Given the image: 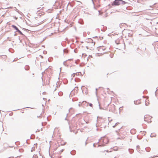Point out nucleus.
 I'll use <instances>...</instances> for the list:
<instances>
[{"mask_svg":"<svg viewBox=\"0 0 158 158\" xmlns=\"http://www.w3.org/2000/svg\"><path fill=\"white\" fill-rule=\"evenodd\" d=\"M115 127H116V126L115 125L113 126V128H114Z\"/></svg>","mask_w":158,"mask_h":158,"instance_id":"obj_31","label":"nucleus"},{"mask_svg":"<svg viewBox=\"0 0 158 158\" xmlns=\"http://www.w3.org/2000/svg\"><path fill=\"white\" fill-rule=\"evenodd\" d=\"M29 66L28 65H26L24 67L25 69L26 70H29Z\"/></svg>","mask_w":158,"mask_h":158,"instance_id":"obj_7","label":"nucleus"},{"mask_svg":"<svg viewBox=\"0 0 158 158\" xmlns=\"http://www.w3.org/2000/svg\"><path fill=\"white\" fill-rule=\"evenodd\" d=\"M145 104L146 106L148 105L146 103H145Z\"/></svg>","mask_w":158,"mask_h":158,"instance_id":"obj_41","label":"nucleus"},{"mask_svg":"<svg viewBox=\"0 0 158 158\" xmlns=\"http://www.w3.org/2000/svg\"><path fill=\"white\" fill-rule=\"evenodd\" d=\"M37 17H35V19H37Z\"/></svg>","mask_w":158,"mask_h":158,"instance_id":"obj_38","label":"nucleus"},{"mask_svg":"<svg viewBox=\"0 0 158 158\" xmlns=\"http://www.w3.org/2000/svg\"><path fill=\"white\" fill-rule=\"evenodd\" d=\"M78 106H80V104H78Z\"/></svg>","mask_w":158,"mask_h":158,"instance_id":"obj_46","label":"nucleus"},{"mask_svg":"<svg viewBox=\"0 0 158 158\" xmlns=\"http://www.w3.org/2000/svg\"><path fill=\"white\" fill-rule=\"evenodd\" d=\"M131 133L132 134H134L135 133V130H132L131 131Z\"/></svg>","mask_w":158,"mask_h":158,"instance_id":"obj_11","label":"nucleus"},{"mask_svg":"<svg viewBox=\"0 0 158 158\" xmlns=\"http://www.w3.org/2000/svg\"><path fill=\"white\" fill-rule=\"evenodd\" d=\"M108 118L109 119H108L109 123L111 122V121H112V119H111V120L109 119L110 118L108 117Z\"/></svg>","mask_w":158,"mask_h":158,"instance_id":"obj_20","label":"nucleus"},{"mask_svg":"<svg viewBox=\"0 0 158 158\" xmlns=\"http://www.w3.org/2000/svg\"><path fill=\"white\" fill-rule=\"evenodd\" d=\"M156 135L154 133H152L150 135V137H156Z\"/></svg>","mask_w":158,"mask_h":158,"instance_id":"obj_10","label":"nucleus"},{"mask_svg":"<svg viewBox=\"0 0 158 158\" xmlns=\"http://www.w3.org/2000/svg\"><path fill=\"white\" fill-rule=\"evenodd\" d=\"M75 63L77 64V62H76V61H75Z\"/></svg>","mask_w":158,"mask_h":158,"instance_id":"obj_50","label":"nucleus"},{"mask_svg":"<svg viewBox=\"0 0 158 158\" xmlns=\"http://www.w3.org/2000/svg\"><path fill=\"white\" fill-rule=\"evenodd\" d=\"M40 131L38 129L36 131V132L37 131Z\"/></svg>","mask_w":158,"mask_h":158,"instance_id":"obj_36","label":"nucleus"},{"mask_svg":"<svg viewBox=\"0 0 158 158\" xmlns=\"http://www.w3.org/2000/svg\"><path fill=\"white\" fill-rule=\"evenodd\" d=\"M136 148L137 151L139 152L140 150L139 149V145L137 146Z\"/></svg>","mask_w":158,"mask_h":158,"instance_id":"obj_12","label":"nucleus"},{"mask_svg":"<svg viewBox=\"0 0 158 158\" xmlns=\"http://www.w3.org/2000/svg\"><path fill=\"white\" fill-rule=\"evenodd\" d=\"M134 103L135 104H138L137 101H134Z\"/></svg>","mask_w":158,"mask_h":158,"instance_id":"obj_19","label":"nucleus"},{"mask_svg":"<svg viewBox=\"0 0 158 158\" xmlns=\"http://www.w3.org/2000/svg\"><path fill=\"white\" fill-rule=\"evenodd\" d=\"M54 48H55V49H57V47L55 46Z\"/></svg>","mask_w":158,"mask_h":158,"instance_id":"obj_32","label":"nucleus"},{"mask_svg":"<svg viewBox=\"0 0 158 158\" xmlns=\"http://www.w3.org/2000/svg\"><path fill=\"white\" fill-rule=\"evenodd\" d=\"M158 157V155H156V156H153L152 157Z\"/></svg>","mask_w":158,"mask_h":158,"instance_id":"obj_27","label":"nucleus"},{"mask_svg":"<svg viewBox=\"0 0 158 158\" xmlns=\"http://www.w3.org/2000/svg\"><path fill=\"white\" fill-rule=\"evenodd\" d=\"M92 1H93V0H92Z\"/></svg>","mask_w":158,"mask_h":158,"instance_id":"obj_51","label":"nucleus"},{"mask_svg":"<svg viewBox=\"0 0 158 158\" xmlns=\"http://www.w3.org/2000/svg\"><path fill=\"white\" fill-rule=\"evenodd\" d=\"M103 137H101V139H100L98 142V143L100 141L102 142L103 143L101 144L100 145H98V147H101V146H105V144L109 142L108 140L106 138L105 139H102Z\"/></svg>","mask_w":158,"mask_h":158,"instance_id":"obj_2","label":"nucleus"},{"mask_svg":"<svg viewBox=\"0 0 158 158\" xmlns=\"http://www.w3.org/2000/svg\"><path fill=\"white\" fill-rule=\"evenodd\" d=\"M72 109V108H70L69 109V112H70V110L71 109Z\"/></svg>","mask_w":158,"mask_h":158,"instance_id":"obj_29","label":"nucleus"},{"mask_svg":"<svg viewBox=\"0 0 158 158\" xmlns=\"http://www.w3.org/2000/svg\"><path fill=\"white\" fill-rule=\"evenodd\" d=\"M17 32H18L20 35H23V34L22 32L19 30Z\"/></svg>","mask_w":158,"mask_h":158,"instance_id":"obj_14","label":"nucleus"},{"mask_svg":"<svg viewBox=\"0 0 158 158\" xmlns=\"http://www.w3.org/2000/svg\"><path fill=\"white\" fill-rule=\"evenodd\" d=\"M98 89L97 88L96 89V94L97 95V90Z\"/></svg>","mask_w":158,"mask_h":158,"instance_id":"obj_23","label":"nucleus"},{"mask_svg":"<svg viewBox=\"0 0 158 158\" xmlns=\"http://www.w3.org/2000/svg\"><path fill=\"white\" fill-rule=\"evenodd\" d=\"M87 143L86 142H85V145H86Z\"/></svg>","mask_w":158,"mask_h":158,"instance_id":"obj_44","label":"nucleus"},{"mask_svg":"<svg viewBox=\"0 0 158 158\" xmlns=\"http://www.w3.org/2000/svg\"><path fill=\"white\" fill-rule=\"evenodd\" d=\"M78 22L80 24H84L83 21L82 19H80L79 21Z\"/></svg>","mask_w":158,"mask_h":158,"instance_id":"obj_8","label":"nucleus"},{"mask_svg":"<svg viewBox=\"0 0 158 158\" xmlns=\"http://www.w3.org/2000/svg\"><path fill=\"white\" fill-rule=\"evenodd\" d=\"M68 114H66L67 116H68Z\"/></svg>","mask_w":158,"mask_h":158,"instance_id":"obj_47","label":"nucleus"},{"mask_svg":"<svg viewBox=\"0 0 158 158\" xmlns=\"http://www.w3.org/2000/svg\"><path fill=\"white\" fill-rule=\"evenodd\" d=\"M66 62V61H64V62H63V64L64 65H65V63Z\"/></svg>","mask_w":158,"mask_h":158,"instance_id":"obj_28","label":"nucleus"},{"mask_svg":"<svg viewBox=\"0 0 158 158\" xmlns=\"http://www.w3.org/2000/svg\"><path fill=\"white\" fill-rule=\"evenodd\" d=\"M103 124H104V123H102V124L101 125V126H102L101 127H103L104 128H105L106 126V125L103 126Z\"/></svg>","mask_w":158,"mask_h":158,"instance_id":"obj_13","label":"nucleus"},{"mask_svg":"<svg viewBox=\"0 0 158 158\" xmlns=\"http://www.w3.org/2000/svg\"><path fill=\"white\" fill-rule=\"evenodd\" d=\"M74 52L76 53L77 52V49H75L74 50Z\"/></svg>","mask_w":158,"mask_h":158,"instance_id":"obj_22","label":"nucleus"},{"mask_svg":"<svg viewBox=\"0 0 158 158\" xmlns=\"http://www.w3.org/2000/svg\"><path fill=\"white\" fill-rule=\"evenodd\" d=\"M34 150H35V147H32V149H31V152H33V151H34Z\"/></svg>","mask_w":158,"mask_h":158,"instance_id":"obj_18","label":"nucleus"},{"mask_svg":"<svg viewBox=\"0 0 158 158\" xmlns=\"http://www.w3.org/2000/svg\"><path fill=\"white\" fill-rule=\"evenodd\" d=\"M58 94H59V96H61V94H59V93H58Z\"/></svg>","mask_w":158,"mask_h":158,"instance_id":"obj_35","label":"nucleus"},{"mask_svg":"<svg viewBox=\"0 0 158 158\" xmlns=\"http://www.w3.org/2000/svg\"><path fill=\"white\" fill-rule=\"evenodd\" d=\"M93 146H94V147H95V143H94V144H93Z\"/></svg>","mask_w":158,"mask_h":158,"instance_id":"obj_33","label":"nucleus"},{"mask_svg":"<svg viewBox=\"0 0 158 158\" xmlns=\"http://www.w3.org/2000/svg\"><path fill=\"white\" fill-rule=\"evenodd\" d=\"M86 103H87V104H88V103L87 102H85V101H83L82 103V104H83L84 105Z\"/></svg>","mask_w":158,"mask_h":158,"instance_id":"obj_15","label":"nucleus"},{"mask_svg":"<svg viewBox=\"0 0 158 158\" xmlns=\"http://www.w3.org/2000/svg\"><path fill=\"white\" fill-rule=\"evenodd\" d=\"M82 56H87V55H86V54H85V53H83V54H82Z\"/></svg>","mask_w":158,"mask_h":158,"instance_id":"obj_21","label":"nucleus"},{"mask_svg":"<svg viewBox=\"0 0 158 158\" xmlns=\"http://www.w3.org/2000/svg\"><path fill=\"white\" fill-rule=\"evenodd\" d=\"M129 151L131 154L132 153L134 152V150L133 149H129Z\"/></svg>","mask_w":158,"mask_h":158,"instance_id":"obj_9","label":"nucleus"},{"mask_svg":"<svg viewBox=\"0 0 158 158\" xmlns=\"http://www.w3.org/2000/svg\"><path fill=\"white\" fill-rule=\"evenodd\" d=\"M157 140H158V139H157Z\"/></svg>","mask_w":158,"mask_h":158,"instance_id":"obj_52","label":"nucleus"},{"mask_svg":"<svg viewBox=\"0 0 158 158\" xmlns=\"http://www.w3.org/2000/svg\"><path fill=\"white\" fill-rule=\"evenodd\" d=\"M105 49H106V48L105 47H104L103 46L102 47H100L98 49L99 50H102L103 51L105 50Z\"/></svg>","mask_w":158,"mask_h":158,"instance_id":"obj_6","label":"nucleus"},{"mask_svg":"<svg viewBox=\"0 0 158 158\" xmlns=\"http://www.w3.org/2000/svg\"><path fill=\"white\" fill-rule=\"evenodd\" d=\"M63 151V149L61 151V152H62Z\"/></svg>","mask_w":158,"mask_h":158,"instance_id":"obj_40","label":"nucleus"},{"mask_svg":"<svg viewBox=\"0 0 158 158\" xmlns=\"http://www.w3.org/2000/svg\"><path fill=\"white\" fill-rule=\"evenodd\" d=\"M96 130H97V131H98V128H97V129H96Z\"/></svg>","mask_w":158,"mask_h":158,"instance_id":"obj_43","label":"nucleus"},{"mask_svg":"<svg viewBox=\"0 0 158 158\" xmlns=\"http://www.w3.org/2000/svg\"><path fill=\"white\" fill-rule=\"evenodd\" d=\"M119 124V123H115V125L116 126V125H117L118 124Z\"/></svg>","mask_w":158,"mask_h":158,"instance_id":"obj_25","label":"nucleus"},{"mask_svg":"<svg viewBox=\"0 0 158 158\" xmlns=\"http://www.w3.org/2000/svg\"><path fill=\"white\" fill-rule=\"evenodd\" d=\"M37 143H36V144H34V145H37Z\"/></svg>","mask_w":158,"mask_h":158,"instance_id":"obj_39","label":"nucleus"},{"mask_svg":"<svg viewBox=\"0 0 158 158\" xmlns=\"http://www.w3.org/2000/svg\"><path fill=\"white\" fill-rule=\"evenodd\" d=\"M121 108H122L121 107H120V108H119V110H121Z\"/></svg>","mask_w":158,"mask_h":158,"instance_id":"obj_34","label":"nucleus"},{"mask_svg":"<svg viewBox=\"0 0 158 158\" xmlns=\"http://www.w3.org/2000/svg\"><path fill=\"white\" fill-rule=\"evenodd\" d=\"M44 53H45V52H44Z\"/></svg>","mask_w":158,"mask_h":158,"instance_id":"obj_49","label":"nucleus"},{"mask_svg":"<svg viewBox=\"0 0 158 158\" xmlns=\"http://www.w3.org/2000/svg\"><path fill=\"white\" fill-rule=\"evenodd\" d=\"M44 53H45V52H44Z\"/></svg>","mask_w":158,"mask_h":158,"instance_id":"obj_48","label":"nucleus"},{"mask_svg":"<svg viewBox=\"0 0 158 158\" xmlns=\"http://www.w3.org/2000/svg\"><path fill=\"white\" fill-rule=\"evenodd\" d=\"M63 51L64 52L67 53L68 52L67 50L66 49H64L63 50Z\"/></svg>","mask_w":158,"mask_h":158,"instance_id":"obj_16","label":"nucleus"},{"mask_svg":"<svg viewBox=\"0 0 158 158\" xmlns=\"http://www.w3.org/2000/svg\"><path fill=\"white\" fill-rule=\"evenodd\" d=\"M11 26L15 30H16L17 31H18V30H19V29H18V28L15 25H12Z\"/></svg>","mask_w":158,"mask_h":158,"instance_id":"obj_4","label":"nucleus"},{"mask_svg":"<svg viewBox=\"0 0 158 158\" xmlns=\"http://www.w3.org/2000/svg\"><path fill=\"white\" fill-rule=\"evenodd\" d=\"M148 118H148L147 117L144 116V121H145L147 122L148 123H151V121L148 120Z\"/></svg>","mask_w":158,"mask_h":158,"instance_id":"obj_3","label":"nucleus"},{"mask_svg":"<svg viewBox=\"0 0 158 158\" xmlns=\"http://www.w3.org/2000/svg\"><path fill=\"white\" fill-rule=\"evenodd\" d=\"M36 157H38L37 156V155H34L32 158H36Z\"/></svg>","mask_w":158,"mask_h":158,"instance_id":"obj_17","label":"nucleus"},{"mask_svg":"<svg viewBox=\"0 0 158 158\" xmlns=\"http://www.w3.org/2000/svg\"><path fill=\"white\" fill-rule=\"evenodd\" d=\"M40 8H38L37 9V10H38L37 11H38L39 10H38L39 9H40Z\"/></svg>","mask_w":158,"mask_h":158,"instance_id":"obj_30","label":"nucleus"},{"mask_svg":"<svg viewBox=\"0 0 158 158\" xmlns=\"http://www.w3.org/2000/svg\"><path fill=\"white\" fill-rule=\"evenodd\" d=\"M65 120H67V117H66V118L65 119Z\"/></svg>","mask_w":158,"mask_h":158,"instance_id":"obj_37","label":"nucleus"},{"mask_svg":"<svg viewBox=\"0 0 158 158\" xmlns=\"http://www.w3.org/2000/svg\"><path fill=\"white\" fill-rule=\"evenodd\" d=\"M89 106L92 107L93 106V104L92 103H89Z\"/></svg>","mask_w":158,"mask_h":158,"instance_id":"obj_24","label":"nucleus"},{"mask_svg":"<svg viewBox=\"0 0 158 158\" xmlns=\"http://www.w3.org/2000/svg\"><path fill=\"white\" fill-rule=\"evenodd\" d=\"M56 90V89H55L54 91H55V90Z\"/></svg>","mask_w":158,"mask_h":158,"instance_id":"obj_45","label":"nucleus"},{"mask_svg":"<svg viewBox=\"0 0 158 158\" xmlns=\"http://www.w3.org/2000/svg\"><path fill=\"white\" fill-rule=\"evenodd\" d=\"M16 35V34H14V35Z\"/></svg>","mask_w":158,"mask_h":158,"instance_id":"obj_42","label":"nucleus"},{"mask_svg":"<svg viewBox=\"0 0 158 158\" xmlns=\"http://www.w3.org/2000/svg\"><path fill=\"white\" fill-rule=\"evenodd\" d=\"M99 108H100V109H102V108H101V107H100V104H99Z\"/></svg>","mask_w":158,"mask_h":158,"instance_id":"obj_26","label":"nucleus"},{"mask_svg":"<svg viewBox=\"0 0 158 158\" xmlns=\"http://www.w3.org/2000/svg\"><path fill=\"white\" fill-rule=\"evenodd\" d=\"M76 151L75 150H72V151H71V152H70V154L73 155H75L76 154Z\"/></svg>","mask_w":158,"mask_h":158,"instance_id":"obj_5","label":"nucleus"},{"mask_svg":"<svg viewBox=\"0 0 158 158\" xmlns=\"http://www.w3.org/2000/svg\"><path fill=\"white\" fill-rule=\"evenodd\" d=\"M127 3H128L122 0H115L113 2L112 5L113 6H116L120 5H123Z\"/></svg>","mask_w":158,"mask_h":158,"instance_id":"obj_1","label":"nucleus"}]
</instances>
